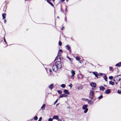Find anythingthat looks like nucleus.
<instances>
[{"instance_id":"20e7f679","label":"nucleus","mask_w":121,"mask_h":121,"mask_svg":"<svg viewBox=\"0 0 121 121\" xmlns=\"http://www.w3.org/2000/svg\"><path fill=\"white\" fill-rule=\"evenodd\" d=\"M87 104L84 105L83 106L82 108L83 109L85 110L84 111V112L85 113H86L88 111V109L87 108Z\"/></svg>"},{"instance_id":"6ab92c4d","label":"nucleus","mask_w":121,"mask_h":121,"mask_svg":"<svg viewBox=\"0 0 121 121\" xmlns=\"http://www.w3.org/2000/svg\"><path fill=\"white\" fill-rule=\"evenodd\" d=\"M67 58L71 62H72L73 61V59H71V58H70L69 56H67Z\"/></svg>"},{"instance_id":"09e8293b","label":"nucleus","mask_w":121,"mask_h":121,"mask_svg":"<svg viewBox=\"0 0 121 121\" xmlns=\"http://www.w3.org/2000/svg\"><path fill=\"white\" fill-rule=\"evenodd\" d=\"M49 71L50 72H52V70L51 69H50L49 70Z\"/></svg>"},{"instance_id":"dca6fc26","label":"nucleus","mask_w":121,"mask_h":121,"mask_svg":"<svg viewBox=\"0 0 121 121\" xmlns=\"http://www.w3.org/2000/svg\"><path fill=\"white\" fill-rule=\"evenodd\" d=\"M6 16V13H4L3 14H2V16L3 19H4L5 18Z\"/></svg>"},{"instance_id":"c03bdc74","label":"nucleus","mask_w":121,"mask_h":121,"mask_svg":"<svg viewBox=\"0 0 121 121\" xmlns=\"http://www.w3.org/2000/svg\"><path fill=\"white\" fill-rule=\"evenodd\" d=\"M89 99H86V101H87V102L88 101V100H89Z\"/></svg>"},{"instance_id":"1a4fd4ad","label":"nucleus","mask_w":121,"mask_h":121,"mask_svg":"<svg viewBox=\"0 0 121 121\" xmlns=\"http://www.w3.org/2000/svg\"><path fill=\"white\" fill-rule=\"evenodd\" d=\"M93 102L94 101H93L90 100H88V101H87L88 104L91 105L92 104Z\"/></svg>"},{"instance_id":"c85d7f7f","label":"nucleus","mask_w":121,"mask_h":121,"mask_svg":"<svg viewBox=\"0 0 121 121\" xmlns=\"http://www.w3.org/2000/svg\"><path fill=\"white\" fill-rule=\"evenodd\" d=\"M38 118L37 116H36L34 117V119L35 120H37L38 119Z\"/></svg>"},{"instance_id":"c756f323","label":"nucleus","mask_w":121,"mask_h":121,"mask_svg":"<svg viewBox=\"0 0 121 121\" xmlns=\"http://www.w3.org/2000/svg\"><path fill=\"white\" fill-rule=\"evenodd\" d=\"M58 99H57L56 101H55L54 102V105H55V104L58 101Z\"/></svg>"},{"instance_id":"bb28decb","label":"nucleus","mask_w":121,"mask_h":121,"mask_svg":"<svg viewBox=\"0 0 121 121\" xmlns=\"http://www.w3.org/2000/svg\"><path fill=\"white\" fill-rule=\"evenodd\" d=\"M58 44L59 46H61L62 44V43L61 41H59V42Z\"/></svg>"},{"instance_id":"6e6d98bb","label":"nucleus","mask_w":121,"mask_h":121,"mask_svg":"<svg viewBox=\"0 0 121 121\" xmlns=\"http://www.w3.org/2000/svg\"><path fill=\"white\" fill-rule=\"evenodd\" d=\"M58 104H56V105H58Z\"/></svg>"},{"instance_id":"9d476101","label":"nucleus","mask_w":121,"mask_h":121,"mask_svg":"<svg viewBox=\"0 0 121 121\" xmlns=\"http://www.w3.org/2000/svg\"><path fill=\"white\" fill-rule=\"evenodd\" d=\"M71 73L72 74V75L71 76V77H72L75 74V72L73 70H72L71 71Z\"/></svg>"},{"instance_id":"7c9ffc66","label":"nucleus","mask_w":121,"mask_h":121,"mask_svg":"<svg viewBox=\"0 0 121 121\" xmlns=\"http://www.w3.org/2000/svg\"><path fill=\"white\" fill-rule=\"evenodd\" d=\"M117 92L119 94H120L121 93V91H120L119 90H118L117 91Z\"/></svg>"},{"instance_id":"2f4dec72","label":"nucleus","mask_w":121,"mask_h":121,"mask_svg":"<svg viewBox=\"0 0 121 121\" xmlns=\"http://www.w3.org/2000/svg\"><path fill=\"white\" fill-rule=\"evenodd\" d=\"M48 121H52V118H49L48 119Z\"/></svg>"},{"instance_id":"a878e982","label":"nucleus","mask_w":121,"mask_h":121,"mask_svg":"<svg viewBox=\"0 0 121 121\" xmlns=\"http://www.w3.org/2000/svg\"><path fill=\"white\" fill-rule=\"evenodd\" d=\"M57 91L58 92V93L60 94H61L62 93V91L60 90H57Z\"/></svg>"},{"instance_id":"e433bc0d","label":"nucleus","mask_w":121,"mask_h":121,"mask_svg":"<svg viewBox=\"0 0 121 121\" xmlns=\"http://www.w3.org/2000/svg\"><path fill=\"white\" fill-rule=\"evenodd\" d=\"M112 69L113 68L112 67H109V69L110 70H112Z\"/></svg>"},{"instance_id":"cd10ccee","label":"nucleus","mask_w":121,"mask_h":121,"mask_svg":"<svg viewBox=\"0 0 121 121\" xmlns=\"http://www.w3.org/2000/svg\"><path fill=\"white\" fill-rule=\"evenodd\" d=\"M103 97V95H100V96H99V97L98 98V99H100L102 98Z\"/></svg>"},{"instance_id":"a18cd8bd","label":"nucleus","mask_w":121,"mask_h":121,"mask_svg":"<svg viewBox=\"0 0 121 121\" xmlns=\"http://www.w3.org/2000/svg\"><path fill=\"white\" fill-rule=\"evenodd\" d=\"M47 0V2L48 3H49V2L50 1L49 0Z\"/></svg>"},{"instance_id":"f257e3e1","label":"nucleus","mask_w":121,"mask_h":121,"mask_svg":"<svg viewBox=\"0 0 121 121\" xmlns=\"http://www.w3.org/2000/svg\"><path fill=\"white\" fill-rule=\"evenodd\" d=\"M94 91L93 90H91L90 91L89 94V98L91 99H93L94 96Z\"/></svg>"},{"instance_id":"4be33fe9","label":"nucleus","mask_w":121,"mask_h":121,"mask_svg":"<svg viewBox=\"0 0 121 121\" xmlns=\"http://www.w3.org/2000/svg\"><path fill=\"white\" fill-rule=\"evenodd\" d=\"M104 78L106 81L107 82V78L106 75H105L104 77Z\"/></svg>"},{"instance_id":"a19ab883","label":"nucleus","mask_w":121,"mask_h":121,"mask_svg":"<svg viewBox=\"0 0 121 121\" xmlns=\"http://www.w3.org/2000/svg\"><path fill=\"white\" fill-rule=\"evenodd\" d=\"M4 23H5L6 22V19H4Z\"/></svg>"},{"instance_id":"a211bd4d","label":"nucleus","mask_w":121,"mask_h":121,"mask_svg":"<svg viewBox=\"0 0 121 121\" xmlns=\"http://www.w3.org/2000/svg\"><path fill=\"white\" fill-rule=\"evenodd\" d=\"M116 66H117L119 67H120L121 66V62H120L117 64L116 65Z\"/></svg>"},{"instance_id":"ddd939ff","label":"nucleus","mask_w":121,"mask_h":121,"mask_svg":"<svg viewBox=\"0 0 121 121\" xmlns=\"http://www.w3.org/2000/svg\"><path fill=\"white\" fill-rule=\"evenodd\" d=\"M97 72H92L93 74L95 75L96 77L98 78V74H97Z\"/></svg>"},{"instance_id":"39448f33","label":"nucleus","mask_w":121,"mask_h":121,"mask_svg":"<svg viewBox=\"0 0 121 121\" xmlns=\"http://www.w3.org/2000/svg\"><path fill=\"white\" fill-rule=\"evenodd\" d=\"M58 68L57 67L56 65L55 64L53 65L52 66V70L53 71L56 72L57 70L58 69Z\"/></svg>"},{"instance_id":"7ed1b4c3","label":"nucleus","mask_w":121,"mask_h":121,"mask_svg":"<svg viewBox=\"0 0 121 121\" xmlns=\"http://www.w3.org/2000/svg\"><path fill=\"white\" fill-rule=\"evenodd\" d=\"M55 64L59 69H60L61 68V64L60 61H57L55 63Z\"/></svg>"},{"instance_id":"2eb2a0df","label":"nucleus","mask_w":121,"mask_h":121,"mask_svg":"<svg viewBox=\"0 0 121 121\" xmlns=\"http://www.w3.org/2000/svg\"><path fill=\"white\" fill-rule=\"evenodd\" d=\"M53 119H56V120H58L59 119L58 117L57 116H54L52 117Z\"/></svg>"},{"instance_id":"37998d69","label":"nucleus","mask_w":121,"mask_h":121,"mask_svg":"<svg viewBox=\"0 0 121 121\" xmlns=\"http://www.w3.org/2000/svg\"><path fill=\"white\" fill-rule=\"evenodd\" d=\"M59 51L60 52H62V51L61 49Z\"/></svg>"},{"instance_id":"3c124183","label":"nucleus","mask_w":121,"mask_h":121,"mask_svg":"<svg viewBox=\"0 0 121 121\" xmlns=\"http://www.w3.org/2000/svg\"><path fill=\"white\" fill-rule=\"evenodd\" d=\"M65 0H61V2H63L65 1Z\"/></svg>"},{"instance_id":"f03ea898","label":"nucleus","mask_w":121,"mask_h":121,"mask_svg":"<svg viewBox=\"0 0 121 121\" xmlns=\"http://www.w3.org/2000/svg\"><path fill=\"white\" fill-rule=\"evenodd\" d=\"M121 79V75L116 76L114 78V80L115 82H119Z\"/></svg>"},{"instance_id":"603ef678","label":"nucleus","mask_w":121,"mask_h":121,"mask_svg":"<svg viewBox=\"0 0 121 121\" xmlns=\"http://www.w3.org/2000/svg\"><path fill=\"white\" fill-rule=\"evenodd\" d=\"M118 82H115V83H116V84H117V83Z\"/></svg>"},{"instance_id":"6e6552de","label":"nucleus","mask_w":121,"mask_h":121,"mask_svg":"<svg viewBox=\"0 0 121 121\" xmlns=\"http://www.w3.org/2000/svg\"><path fill=\"white\" fill-rule=\"evenodd\" d=\"M67 95L64 94H61L59 96L60 98H61L63 97H66L67 96Z\"/></svg>"},{"instance_id":"0eeeda50","label":"nucleus","mask_w":121,"mask_h":121,"mask_svg":"<svg viewBox=\"0 0 121 121\" xmlns=\"http://www.w3.org/2000/svg\"><path fill=\"white\" fill-rule=\"evenodd\" d=\"M90 85L92 87H95L96 86V84L95 83L91 82L90 84Z\"/></svg>"},{"instance_id":"5fc2aeb1","label":"nucleus","mask_w":121,"mask_h":121,"mask_svg":"<svg viewBox=\"0 0 121 121\" xmlns=\"http://www.w3.org/2000/svg\"><path fill=\"white\" fill-rule=\"evenodd\" d=\"M66 0L67 2H68V0Z\"/></svg>"},{"instance_id":"423d86ee","label":"nucleus","mask_w":121,"mask_h":121,"mask_svg":"<svg viewBox=\"0 0 121 121\" xmlns=\"http://www.w3.org/2000/svg\"><path fill=\"white\" fill-rule=\"evenodd\" d=\"M66 48L67 50H69L70 52H71V50H70V47L69 45H67L66 46Z\"/></svg>"},{"instance_id":"9b49d317","label":"nucleus","mask_w":121,"mask_h":121,"mask_svg":"<svg viewBox=\"0 0 121 121\" xmlns=\"http://www.w3.org/2000/svg\"><path fill=\"white\" fill-rule=\"evenodd\" d=\"M64 92L66 94L69 95V91L67 90H65L64 91Z\"/></svg>"},{"instance_id":"393cba45","label":"nucleus","mask_w":121,"mask_h":121,"mask_svg":"<svg viewBox=\"0 0 121 121\" xmlns=\"http://www.w3.org/2000/svg\"><path fill=\"white\" fill-rule=\"evenodd\" d=\"M48 3L52 7H54V5L50 1Z\"/></svg>"},{"instance_id":"8fccbe9b","label":"nucleus","mask_w":121,"mask_h":121,"mask_svg":"<svg viewBox=\"0 0 121 121\" xmlns=\"http://www.w3.org/2000/svg\"><path fill=\"white\" fill-rule=\"evenodd\" d=\"M103 86L104 87H107V86L106 85H105V84Z\"/></svg>"},{"instance_id":"ea45409f","label":"nucleus","mask_w":121,"mask_h":121,"mask_svg":"<svg viewBox=\"0 0 121 121\" xmlns=\"http://www.w3.org/2000/svg\"><path fill=\"white\" fill-rule=\"evenodd\" d=\"M58 58V56H57L55 58V60H56Z\"/></svg>"},{"instance_id":"49530a36","label":"nucleus","mask_w":121,"mask_h":121,"mask_svg":"<svg viewBox=\"0 0 121 121\" xmlns=\"http://www.w3.org/2000/svg\"><path fill=\"white\" fill-rule=\"evenodd\" d=\"M64 27H63L62 28V30H64Z\"/></svg>"},{"instance_id":"79ce46f5","label":"nucleus","mask_w":121,"mask_h":121,"mask_svg":"<svg viewBox=\"0 0 121 121\" xmlns=\"http://www.w3.org/2000/svg\"><path fill=\"white\" fill-rule=\"evenodd\" d=\"M67 9L66 8V9H65V12H67Z\"/></svg>"},{"instance_id":"de8ad7c7","label":"nucleus","mask_w":121,"mask_h":121,"mask_svg":"<svg viewBox=\"0 0 121 121\" xmlns=\"http://www.w3.org/2000/svg\"><path fill=\"white\" fill-rule=\"evenodd\" d=\"M58 120V121H62V120H61V119H59Z\"/></svg>"},{"instance_id":"5701e85b","label":"nucleus","mask_w":121,"mask_h":121,"mask_svg":"<svg viewBox=\"0 0 121 121\" xmlns=\"http://www.w3.org/2000/svg\"><path fill=\"white\" fill-rule=\"evenodd\" d=\"M75 59L76 60L78 61L80 59V58L78 56L76 57H75Z\"/></svg>"},{"instance_id":"4468645a","label":"nucleus","mask_w":121,"mask_h":121,"mask_svg":"<svg viewBox=\"0 0 121 121\" xmlns=\"http://www.w3.org/2000/svg\"><path fill=\"white\" fill-rule=\"evenodd\" d=\"M111 92L110 90L109 89L107 90L105 93L107 94H109Z\"/></svg>"},{"instance_id":"f3484780","label":"nucleus","mask_w":121,"mask_h":121,"mask_svg":"<svg viewBox=\"0 0 121 121\" xmlns=\"http://www.w3.org/2000/svg\"><path fill=\"white\" fill-rule=\"evenodd\" d=\"M100 90L103 91L105 89V88L103 86H101L100 87Z\"/></svg>"},{"instance_id":"b1692460","label":"nucleus","mask_w":121,"mask_h":121,"mask_svg":"<svg viewBox=\"0 0 121 121\" xmlns=\"http://www.w3.org/2000/svg\"><path fill=\"white\" fill-rule=\"evenodd\" d=\"M61 86L62 87L64 88L65 87L66 85L65 84H63L61 85Z\"/></svg>"},{"instance_id":"72a5a7b5","label":"nucleus","mask_w":121,"mask_h":121,"mask_svg":"<svg viewBox=\"0 0 121 121\" xmlns=\"http://www.w3.org/2000/svg\"><path fill=\"white\" fill-rule=\"evenodd\" d=\"M99 74L100 75L102 76H104V75H105L104 74H103V73H99Z\"/></svg>"},{"instance_id":"4c0bfd02","label":"nucleus","mask_w":121,"mask_h":121,"mask_svg":"<svg viewBox=\"0 0 121 121\" xmlns=\"http://www.w3.org/2000/svg\"><path fill=\"white\" fill-rule=\"evenodd\" d=\"M69 86L70 87V88H71V87H72V84H70L69 85Z\"/></svg>"},{"instance_id":"473e14b6","label":"nucleus","mask_w":121,"mask_h":121,"mask_svg":"<svg viewBox=\"0 0 121 121\" xmlns=\"http://www.w3.org/2000/svg\"><path fill=\"white\" fill-rule=\"evenodd\" d=\"M42 117H40L39 118V119L38 120V121H41L42 120Z\"/></svg>"},{"instance_id":"412c9836","label":"nucleus","mask_w":121,"mask_h":121,"mask_svg":"<svg viewBox=\"0 0 121 121\" xmlns=\"http://www.w3.org/2000/svg\"><path fill=\"white\" fill-rule=\"evenodd\" d=\"M109 84L111 85H113L114 84V82H112V81H110L109 82Z\"/></svg>"},{"instance_id":"f704fd0d","label":"nucleus","mask_w":121,"mask_h":121,"mask_svg":"<svg viewBox=\"0 0 121 121\" xmlns=\"http://www.w3.org/2000/svg\"><path fill=\"white\" fill-rule=\"evenodd\" d=\"M60 55V53L59 51H58L57 55L58 56H59Z\"/></svg>"},{"instance_id":"58836bf2","label":"nucleus","mask_w":121,"mask_h":121,"mask_svg":"<svg viewBox=\"0 0 121 121\" xmlns=\"http://www.w3.org/2000/svg\"><path fill=\"white\" fill-rule=\"evenodd\" d=\"M4 41L6 43H7V42L6 41V40L5 39V38L4 37Z\"/></svg>"},{"instance_id":"864d4df0","label":"nucleus","mask_w":121,"mask_h":121,"mask_svg":"<svg viewBox=\"0 0 121 121\" xmlns=\"http://www.w3.org/2000/svg\"><path fill=\"white\" fill-rule=\"evenodd\" d=\"M61 11H62V12H63V9H61Z\"/></svg>"},{"instance_id":"aec40b11","label":"nucleus","mask_w":121,"mask_h":121,"mask_svg":"<svg viewBox=\"0 0 121 121\" xmlns=\"http://www.w3.org/2000/svg\"><path fill=\"white\" fill-rule=\"evenodd\" d=\"M45 104H43L42 106L41 107V108L42 110H44L45 109Z\"/></svg>"},{"instance_id":"f8f14e48","label":"nucleus","mask_w":121,"mask_h":121,"mask_svg":"<svg viewBox=\"0 0 121 121\" xmlns=\"http://www.w3.org/2000/svg\"><path fill=\"white\" fill-rule=\"evenodd\" d=\"M54 87V84H51L49 86V88L51 90Z\"/></svg>"},{"instance_id":"c9c22d12","label":"nucleus","mask_w":121,"mask_h":121,"mask_svg":"<svg viewBox=\"0 0 121 121\" xmlns=\"http://www.w3.org/2000/svg\"><path fill=\"white\" fill-rule=\"evenodd\" d=\"M109 78L110 79H111L113 78V77L112 76H110Z\"/></svg>"}]
</instances>
